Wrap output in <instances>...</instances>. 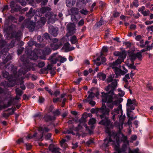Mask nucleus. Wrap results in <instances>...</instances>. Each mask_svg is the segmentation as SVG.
Returning a JSON list of instances; mask_svg holds the SVG:
<instances>
[{
    "label": "nucleus",
    "mask_w": 153,
    "mask_h": 153,
    "mask_svg": "<svg viewBox=\"0 0 153 153\" xmlns=\"http://www.w3.org/2000/svg\"><path fill=\"white\" fill-rule=\"evenodd\" d=\"M105 132L108 136L104 140L103 146L106 147L112 145L116 151L114 153H125L127 146L129 145L127 137L120 132H114L108 129H105ZM128 149L129 153H139L138 148L132 151L128 147Z\"/></svg>",
    "instance_id": "f257e3e1"
},
{
    "label": "nucleus",
    "mask_w": 153,
    "mask_h": 153,
    "mask_svg": "<svg viewBox=\"0 0 153 153\" xmlns=\"http://www.w3.org/2000/svg\"><path fill=\"white\" fill-rule=\"evenodd\" d=\"M108 107L110 109H112L114 106H117L112 110L111 112V118L114 121H115L117 118L119 117L120 123L117 121H115L113 124L111 123L108 118L105 117L100 122L99 124L106 126L107 128L105 129H109L114 126L117 127L120 131L123 128V125L126 118L125 114H123L122 109V105L120 104V102L118 100H112L109 99L108 102H106Z\"/></svg>",
    "instance_id": "f03ea898"
},
{
    "label": "nucleus",
    "mask_w": 153,
    "mask_h": 153,
    "mask_svg": "<svg viewBox=\"0 0 153 153\" xmlns=\"http://www.w3.org/2000/svg\"><path fill=\"white\" fill-rule=\"evenodd\" d=\"M21 60L23 62V67L21 68L17 73L16 71H14L13 72V75L11 76H9V73L7 72H5L3 73L4 77L7 78L9 81L8 86L9 87H12L14 86L16 83V81L18 79H23L24 77L21 76L24 75L30 69L32 70H34V68L32 67L34 66L35 65L32 64L30 62H29L28 59H25L24 58V56H22Z\"/></svg>",
    "instance_id": "7ed1b4c3"
},
{
    "label": "nucleus",
    "mask_w": 153,
    "mask_h": 153,
    "mask_svg": "<svg viewBox=\"0 0 153 153\" xmlns=\"http://www.w3.org/2000/svg\"><path fill=\"white\" fill-rule=\"evenodd\" d=\"M108 82H112L111 84L108 85L105 88V90L108 92L110 94L108 95L107 93L104 92L102 93V100L103 102H106L108 101L109 99L114 100L116 99L117 96L114 93V91L116 88L117 85V82L118 81L117 79L113 80L111 76H109L107 80Z\"/></svg>",
    "instance_id": "20e7f679"
},
{
    "label": "nucleus",
    "mask_w": 153,
    "mask_h": 153,
    "mask_svg": "<svg viewBox=\"0 0 153 153\" xmlns=\"http://www.w3.org/2000/svg\"><path fill=\"white\" fill-rule=\"evenodd\" d=\"M51 52V50L49 47H46L43 51L35 49L31 52L30 55L28 56V58L31 59L36 60L39 57L41 59H45V56Z\"/></svg>",
    "instance_id": "39448f33"
},
{
    "label": "nucleus",
    "mask_w": 153,
    "mask_h": 153,
    "mask_svg": "<svg viewBox=\"0 0 153 153\" xmlns=\"http://www.w3.org/2000/svg\"><path fill=\"white\" fill-rule=\"evenodd\" d=\"M137 103L135 99H133L132 100L131 99H129L127 100L126 104L127 115L129 118V120L134 119L136 118V117H131L130 114L132 111L134 110L135 106L137 105Z\"/></svg>",
    "instance_id": "423d86ee"
},
{
    "label": "nucleus",
    "mask_w": 153,
    "mask_h": 153,
    "mask_svg": "<svg viewBox=\"0 0 153 153\" xmlns=\"http://www.w3.org/2000/svg\"><path fill=\"white\" fill-rule=\"evenodd\" d=\"M103 103H102V106L101 108L97 110L93 108L92 109L91 111L92 113H94L96 112L97 111V114L98 116H99L101 119H102L104 118V119L106 117L105 116V115H108L110 112V110L109 109L106 108L105 104L104 103L105 102L102 101Z\"/></svg>",
    "instance_id": "0eeeda50"
},
{
    "label": "nucleus",
    "mask_w": 153,
    "mask_h": 153,
    "mask_svg": "<svg viewBox=\"0 0 153 153\" xmlns=\"http://www.w3.org/2000/svg\"><path fill=\"white\" fill-rule=\"evenodd\" d=\"M49 131V129L46 127H40L39 128V131L40 133V136L37 135V133H35L32 136L30 134H29L26 137V139L27 140H28L31 139L34 137H36V139H40L42 138L43 137V134L45 132H48Z\"/></svg>",
    "instance_id": "6e6552de"
},
{
    "label": "nucleus",
    "mask_w": 153,
    "mask_h": 153,
    "mask_svg": "<svg viewBox=\"0 0 153 153\" xmlns=\"http://www.w3.org/2000/svg\"><path fill=\"white\" fill-rule=\"evenodd\" d=\"M145 51L144 49H142L140 52H138L136 53H135L134 51L129 52V56L131 62L133 63L137 58L139 60H141L142 57L141 53Z\"/></svg>",
    "instance_id": "1a4fd4ad"
},
{
    "label": "nucleus",
    "mask_w": 153,
    "mask_h": 153,
    "mask_svg": "<svg viewBox=\"0 0 153 153\" xmlns=\"http://www.w3.org/2000/svg\"><path fill=\"white\" fill-rule=\"evenodd\" d=\"M119 64L113 62L110 64V67L113 70L116 75V78H118L119 76L124 75L125 73L119 68L117 67V65Z\"/></svg>",
    "instance_id": "9d476101"
},
{
    "label": "nucleus",
    "mask_w": 153,
    "mask_h": 153,
    "mask_svg": "<svg viewBox=\"0 0 153 153\" xmlns=\"http://www.w3.org/2000/svg\"><path fill=\"white\" fill-rule=\"evenodd\" d=\"M67 59L59 55L57 53L53 54L51 57V61L53 63H56L59 60L60 63H63L67 60Z\"/></svg>",
    "instance_id": "9b49d317"
},
{
    "label": "nucleus",
    "mask_w": 153,
    "mask_h": 153,
    "mask_svg": "<svg viewBox=\"0 0 153 153\" xmlns=\"http://www.w3.org/2000/svg\"><path fill=\"white\" fill-rule=\"evenodd\" d=\"M114 54L115 56H119L117 60L115 62H113L117 64H120L123 61L124 59L126 57L125 53L123 52H120L118 51H115L114 52Z\"/></svg>",
    "instance_id": "f8f14e48"
},
{
    "label": "nucleus",
    "mask_w": 153,
    "mask_h": 153,
    "mask_svg": "<svg viewBox=\"0 0 153 153\" xmlns=\"http://www.w3.org/2000/svg\"><path fill=\"white\" fill-rule=\"evenodd\" d=\"M23 25L24 27L25 26L29 29L30 31L32 32L34 29L35 23L30 19H27L25 20L23 24Z\"/></svg>",
    "instance_id": "ddd939ff"
},
{
    "label": "nucleus",
    "mask_w": 153,
    "mask_h": 153,
    "mask_svg": "<svg viewBox=\"0 0 153 153\" xmlns=\"http://www.w3.org/2000/svg\"><path fill=\"white\" fill-rule=\"evenodd\" d=\"M53 43L51 44V47L53 50L58 49L62 45L63 42L62 40H58L57 39L55 38L53 39Z\"/></svg>",
    "instance_id": "4468645a"
},
{
    "label": "nucleus",
    "mask_w": 153,
    "mask_h": 153,
    "mask_svg": "<svg viewBox=\"0 0 153 153\" xmlns=\"http://www.w3.org/2000/svg\"><path fill=\"white\" fill-rule=\"evenodd\" d=\"M51 10V8L49 7H42L40 9V12L41 13H47L45 14V16L46 17H48L50 20L51 19L52 17L51 13L49 12V11Z\"/></svg>",
    "instance_id": "2eb2a0df"
},
{
    "label": "nucleus",
    "mask_w": 153,
    "mask_h": 153,
    "mask_svg": "<svg viewBox=\"0 0 153 153\" xmlns=\"http://www.w3.org/2000/svg\"><path fill=\"white\" fill-rule=\"evenodd\" d=\"M87 117L86 113H84L81 119L79 120L80 124L78 125L79 128L81 126V127L84 126L85 127L86 129H88L87 125L85 123L86 122V118Z\"/></svg>",
    "instance_id": "dca6fc26"
},
{
    "label": "nucleus",
    "mask_w": 153,
    "mask_h": 153,
    "mask_svg": "<svg viewBox=\"0 0 153 153\" xmlns=\"http://www.w3.org/2000/svg\"><path fill=\"white\" fill-rule=\"evenodd\" d=\"M68 33L73 34L76 32L75 25L74 23H70L67 25Z\"/></svg>",
    "instance_id": "f3484780"
},
{
    "label": "nucleus",
    "mask_w": 153,
    "mask_h": 153,
    "mask_svg": "<svg viewBox=\"0 0 153 153\" xmlns=\"http://www.w3.org/2000/svg\"><path fill=\"white\" fill-rule=\"evenodd\" d=\"M49 149L52 153H60L61 149L57 146L51 144L49 146Z\"/></svg>",
    "instance_id": "a211bd4d"
},
{
    "label": "nucleus",
    "mask_w": 153,
    "mask_h": 153,
    "mask_svg": "<svg viewBox=\"0 0 153 153\" xmlns=\"http://www.w3.org/2000/svg\"><path fill=\"white\" fill-rule=\"evenodd\" d=\"M49 32L50 33L54 36H56L58 34V29L57 28H54L53 26L49 27Z\"/></svg>",
    "instance_id": "6ab92c4d"
},
{
    "label": "nucleus",
    "mask_w": 153,
    "mask_h": 153,
    "mask_svg": "<svg viewBox=\"0 0 153 153\" xmlns=\"http://www.w3.org/2000/svg\"><path fill=\"white\" fill-rule=\"evenodd\" d=\"M101 56L100 57H98L96 60H94V63L97 66H99L101 65V63L99 62H97V61H99L101 59V60L102 62H104L106 61V59L105 57H101Z\"/></svg>",
    "instance_id": "aec40b11"
},
{
    "label": "nucleus",
    "mask_w": 153,
    "mask_h": 153,
    "mask_svg": "<svg viewBox=\"0 0 153 153\" xmlns=\"http://www.w3.org/2000/svg\"><path fill=\"white\" fill-rule=\"evenodd\" d=\"M7 111L9 112H4L2 114L3 116L5 118L7 117L10 115L13 114L14 111L13 109H9Z\"/></svg>",
    "instance_id": "412c9836"
},
{
    "label": "nucleus",
    "mask_w": 153,
    "mask_h": 153,
    "mask_svg": "<svg viewBox=\"0 0 153 153\" xmlns=\"http://www.w3.org/2000/svg\"><path fill=\"white\" fill-rule=\"evenodd\" d=\"M70 46V44L67 42L64 44L63 48L65 50L66 52H68L73 50L74 49V48H71Z\"/></svg>",
    "instance_id": "4be33fe9"
},
{
    "label": "nucleus",
    "mask_w": 153,
    "mask_h": 153,
    "mask_svg": "<svg viewBox=\"0 0 153 153\" xmlns=\"http://www.w3.org/2000/svg\"><path fill=\"white\" fill-rule=\"evenodd\" d=\"M75 0H66V5L68 7H71L75 4Z\"/></svg>",
    "instance_id": "5701e85b"
},
{
    "label": "nucleus",
    "mask_w": 153,
    "mask_h": 153,
    "mask_svg": "<svg viewBox=\"0 0 153 153\" xmlns=\"http://www.w3.org/2000/svg\"><path fill=\"white\" fill-rule=\"evenodd\" d=\"M79 9L76 7H72L70 10V13L73 15H76L79 14Z\"/></svg>",
    "instance_id": "b1692460"
},
{
    "label": "nucleus",
    "mask_w": 153,
    "mask_h": 153,
    "mask_svg": "<svg viewBox=\"0 0 153 153\" xmlns=\"http://www.w3.org/2000/svg\"><path fill=\"white\" fill-rule=\"evenodd\" d=\"M95 96L94 93L92 92H89V95L87 99L85 100H83L84 102H88L89 101L91 100L92 98L94 97Z\"/></svg>",
    "instance_id": "393cba45"
},
{
    "label": "nucleus",
    "mask_w": 153,
    "mask_h": 153,
    "mask_svg": "<svg viewBox=\"0 0 153 153\" xmlns=\"http://www.w3.org/2000/svg\"><path fill=\"white\" fill-rule=\"evenodd\" d=\"M97 77L99 78V80H104L106 78V75L100 73H99L97 75Z\"/></svg>",
    "instance_id": "a878e982"
},
{
    "label": "nucleus",
    "mask_w": 153,
    "mask_h": 153,
    "mask_svg": "<svg viewBox=\"0 0 153 153\" xmlns=\"http://www.w3.org/2000/svg\"><path fill=\"white\" fill-rule=\"evenodd\" d=\"M86 3V2L85 0H78L77 2V4L78 6L80 5L84 6Z\"/></svg>",
    "instance_id": "bb28decb"
},
{
    "label": "nucleus",
    "mask_w": 153,
    "mask_h": 153,
    "mask_svg": "<svg viewBox=\"0 0 153 153\" xmlns=\"http://www.w3.org/2000/svg\"><path fill=\"white\" fill-rule=\"evenodd\" d=\"M46 121H48L51 120H54L55 119L54 117H51L50 115H46L44 117Z\"/></svg>",
    "instance_id": "cd10ccee"
},
{
    "label": "nucleus",
    "mask_w": 153,
    "mask_h": 153,
    "mask_svg": "<svg viewBox=\"0 0 153 153\" xmlns=\"http://www.w3.org/2000/svg\"><path fill=\"white\" fill-rule=\"evenodd\" d=\"M70 41L72 44L76 43L78 41V40L75 36H73L71 37Z\"/></svg>",
    "instance_id": "c85d7f7f"
},
{
    "label": "nucleus",
    "mask_w": 153,
    "mask_h": 153,
    "mask_svg": "<svg viewBox=\"0 0 153 153\" xmlns=\"http://www.w3.org/2000/svg\"><path fill=\"white\" fill-rule=\"evenodd\" d=\"M46 22V19L44 17H42L41 18L40 21L38 22L39 24L41 25H44Z\"/></svg>",
    "instance_id": "c756f323"
},
{
    "label": "nucleus",
    "mask_w": 153,
    "mask_h": 153,
    "mask_svg": "<svg viewBox=\"0 0 153 153\" xmlns=\"http://www.w3.org/2000/svg\"><path fill=\"white\" fill-rule=\"evenodd\" d=\"M65 140L62 139L60 142V144L61 146L64 149H65L67 147V145L65 143Z\"/></svg>",
    "instance_id": "7c9ffc66"
},
{
    "label": "nucleus",
    "mask_w": 153,
    "mask_h": 153,
    "mask_svg": "<svg viewBox=\"0 0 153 153\" xmlns=\"http://www.w3.org/2000/svg\"><path fill=\"white\" fill-rule=\"evenodd\" d=\"M96 121V119L94 118H92L89 121L88 124L89 125L92 126L91 128V129L93 128V125L95 123Z\"/></svg>",
    "instance_id": "2f4dec72"
},
{
    "label": "nucleus",
    "mask_w": 153,
    "mask_h": 153,
    "mask_svg": "<svg viewBox=\"0 0 153 153\" xmlns=\"http://www.w3.org/2000/svg\"><path fill=\"white\" fill-rule=\"evenodd\" d=\"M48 1V0H37L36 1L38 3H41V5L42 6L46 4Z\"/></svg>",
    "instance_id": "473e14b6"
},
{
    "label": "nucleus",
    "mask_w": 153,
    "mask_h": 153,
    "mask_svg": "<svg viewBox=\"0 0 153 153\" xmlns=\"http://www.w3.org/2000/svg\"><path fill=\"white\" fill-rule=\"evenodd\" d=\"M108 51V48L107 47L104 46L103 47L102 49V51L101 53V56H102L104 55V53L105 52H107Z\"/></svg>",
    "instance_id": "72a5a7b5"
},
{
    "label": "nucleus",
    "mask_w": 153,
    "mask_h": 153,
    "mask_svg": "<svg viewBox=\"0 0 153 153\" xmlns=\"http://www.w3.org/2000/svg\"><path fill=\"white\" fill-rule=\"evenodd\" d=\"M134 63L131 64L127 63L126 64L127 66L129 68L132 69L134 70L136 69V67L133 65Z\"/></svg>",
    "instance_id": "f704fd0d"
},
{
    "label": "nucleus",
    "mask_w": 153,
    "mask_h": 153,
    "mask_svg": "<svg viewBox=\"0 0 153 153\" xmlns=\"http://www.w3.org/2000/svg\"><path fill=\"white\" fill-rule=\"evenodd\" d=\"M2 35L0 34V48L4 46L5 43L4 41L2 40Z\"/></svg>",
    "instance_id": "c9c22d12"
},
{
    "label": "nucleus",
    "mask_w": 153,
    "mask_h": 153,
    "mask_svg": "<svg viewBox=\"0 0 153 153\" xmlns=\"http://www.w3.org/2000/svg\"><path fill=\"white\" fill-rule=\"evenodd\" d=\"M16 95L21 96L22 94V91L19 89V88H16Z\"/></svg>",
    "instance_id": "e433bc0d"
},
{
    "label": "nucleus",
    "mask_w": 153,
    "mask_h": 153,
    "mask_svg": "<svg viewBox=\"0 0 153 153\" xmlns=\"http://www.w3.org/2000/svg\"><path fill=\"white\" fill-rule=\"evenodd\" d=\"M118 91L119 92V94L121 97H123L125 94V92L120 88H118Z\"/></svg>",
    "instance_id": "4c0bfd02"
},
{
    "label": "nucleus",
    "mask_w": 153,
    "mask_h": 153,
    "mask_svg": "<svg viewBox=\"0 0 153 153\" xmlns=\"http://www.w3.org/2000/svg\"><path fill=\"white\" fill-rule=\"evenodd\" d=\"M80 12L82 14L87 15L88 13V11L86 9H83L80 11Z\"/></svg>",
    "instance_id": "58836bf2"
},
{
    "label": "nucleus",
    "mask_w": 153,
    "mask_h": 153,
    "mask_svg": "<svg viewBox=\"0 0 153 153\" xmlns=\"http://www.w3.org/2000/svg\"><path fill=\"white\" fill-rule=\"evenodd\" d=\"M45 65V63L43 62H40L38 63L37 66L39 68H42Z\"/></svg>",
    "instance_id": "ea45409f"
},
{
    "label": "nucleus",
    "mask_w": 153,
    "mask_h": 153,
    "mask_svg": "<svg viewBox=\"0 0 153 153\" xmlns=\"http://www.w3.org/2000/svg\"><path fill=\"white\" fill-rule=\"evenodd\" d=\"M43 39V40L48 39H50V37L49 34L47 33H45L42 36Z\"/></svg>",
    "instance_id": "a19ab883"
},
{
    "label": "nucleus",
    "mask_w": 153,
    "mask_h": 153,
    "mask_svg": "<svg viewBox=\"0 0 153 153\" xmlns=\"http://www.w3.org/2000/svg\"><path fill=\"white\" fill-rule=\"evenodd\" d=\"M150 11L149 10H148L145 11H142L141 12L142 14L144 16H148L149 13Z\"/></svg>",
    "instance_id": "79ce46f5"
},
{
    "label": "nucleus",
    "mask_w": 153,
    "mask_h": 153,
    "mask_svg": "<svg viewBox=\"0 0 153 153\" xmlns=\"http://www.w3.org/2000/svg\"><path fill=\"white\" fill-rule=\"evenodd\" d=\"M71 20L73 22H77V19L75 16L76 15H73L72 14H71Z\"/></svg>",
    "instance_id": "37998d69"
},
{
    "label": "nucleus",
    "mask_w": 153,
    "mask_h": 153,
    "mask_svg": "<svg viewBox=\"0 0 153 153\" xmlns=\"http://www.w3.org/2000/svg\"><path fill=\"white\" fill-rule=\"evenodd\" d=\"M26 15L27 16L31 17L33 16V13L30 10L28 13H27Z\"/></svg>",
    "instance_id": "c03bdc74"
},
{
    "label": "nucleus",
    "mask_w": 153,
    "mask_h": 153,
    "mask_svg": "<svg viewBox=\"0 0 153 153\" xmlns=\"http://www.w3.org/2000/svg\"><path fill=\"white\" fill-rule=\"evenodd\" d=\"M19 2L22 6H25L26 4V0H19Z\"/></svg>",
    "instance_id": "a18cd8bd"
},
{
    "label": "nucleus",
    "mask_w": 153,
    "mask_h": 153,
    "mask_svg": "<svg viewBox=\"0 0 153 153\" xmlns=\"http://www.w3.org/2000/svg\"><path fill=\"white\" fill-rule=\"evenodd\" d=\"M63 133L65 134H69L71 133L73 134H74L72 131L69 130H65L64 131Z\"/></svg>",
    "instance_id": "49530a36"
},
{
    "label": "nucleus",
    "mask_w": 153,
    "mask_h": 153,
    "mask_svg": "<svg viewBox=\"0 0 153 153\" xmlns=\"http://www.w3.org/2000/svg\"><path fill=\"white\" fill-rule=\"evenodd\" d=\"M41 113H38L36 114H35L34 116V117L35 118V120L36 119H39L40 118V116H41Z\"/></svg>",
    "instance_id": "de8ad7c7"
},
{
    "label": "nucleus",
    "mask_w": 153,
    "mask_h": 153,
    "mask_svg": "<svg viewBox=\"0 0 153 153\" xmlns=\"http://www.w3.org/2000/svg\"><path fill=\"white\" fill-rule=\"evenodd\" d=\"M51 133H48L45 136V139L46 140H49L51 137Z\"/></svg>",
    "instance_id": "09e8293b"
},
{
    "label": "nucleus",
    "mask_w": 153,
    "mask_h": 153,
    "mask_svg": "<svg viewBox=\"0 0 153 153\" xmlns=\"http://www.w3.org/2000/svg\"><path fill=\"white\" fill-rule=\"evenodd\" d=\"M25 146H26V148L27 150H29L31 148V145L28 143L25 144Z\"/></svg>",
    "instance_id": "8fccbe9b"
},
{
    "label": "nucleus",
    "mask_w": 153,
    "mask_h": 153,
    "mask_svg": "<svg viewBox=\"0 0 153 153\" xmlns=\"http://www.w3.org/2000/svg\"><path fill=\"white\" fill-rule=\"evenodd\" d=\"M60 113V112L58 110H57L53 112V114L55 116L59 115Z\"/></svg>",
    "instance_id": "3c124183"
},
{
    "label": "nucleus",
    "mask_w": 153,
    "mask_h": 153,
    "mask_svg": "<svg viewBox=\"0 0 153 153\" xmlns=\"http://www.w3.org/2000/svg\"><path fill=\"white\" fill-rule=\"evenodd\" d=\"M103 20L101 19L100 21L97 23V26L102 25L103 24Z\"/></svg>",
    "instance_id": "603ef678"
},
{
    "label": "nucleus",
    "mask_w": 153,
    "mask_h": 153,
    "mask_svg": "<svg viewBox=\"0 0 153 153\" xmlns=\"http://www.w3.org/2000/svg\"><path fill=\"white\" fill-rule=\"evenodd\" d=\"M84 23V21L83 19L81 20L78 23V25L82 26Z\"/></svg>",
    "instance_id": "864d4df0"
},
{
    "label": "nucleus",
    "mask_w": 153,
    "mask_h": 153,
    "mask_svg": "<svg viewBox=\"0 0 153 153\" xmlns=\"http://www.w3.org/2000/svg\"><path fill=\"white\" fill-rule=\"evenodd\" d=\"M47 70L46 68H43L42 69L40 70V71L39 72V73L40 74H44L45 73V71Z\"/></svg>",
    "instance_id": "5fc2aeb1"
},
{
    "label": "nucleus",
    "mask_w": 153,
    "mask_h": 153,
    "mask_svg": "<svg viewBox=\"0 0 153 153\" xmlns=\"http://www.w3.org/2000/svg\"><path fill=\"white\" fill-rule=\"evenodd\" d=\"M143 42V41H141L140 42V43L141 45H140V46H141L142 48L144 47L145 45H146V44H148L149 43V42L147 41H146L145 42V45H143L142 44V43Z\"/></svg>",
    "instance_id": "6e6d98bb"
},
{
    "label": "nucleus",
    "mask_w": 153,
    "mask_h": 153,
    "mask_svg": "<svg viewBox=\"0 0 153 153\" xmlns=\"http://www.w3.org/2000/svg\"><path fill=\"white\" fill-rule=\"evenodd\" d=\"M141 39V36L140 35H138L135 37V39L137 41H140Z\"/></svg>",
    "instance_id": "4d7b16f0"
},
{
    "label": "nucleus",
    "mask_w": 153,
    "mask_h": 153,
    "mask_svg": "<svg viewBox=\"0 0 153 153\" xmlns=\"http://www.w3.org/2000/svg\"><path fill=\"white\" fill-rule=\"evenodd\" d=\"M133 5L136 7H137L139 5L138 4V1H134L133 2Z\"/></svg>",
    "instance_id": "13d9d810"
},
{
    "label": "nucleus",
    "mask_w": 153,
    "mask_h": 153,
    "mask_svg": "<svg viewBox=\"0 0 153 153\" xmlns=\"http://www.w3.org/2000/svg\"><path fill=\"white\" fill-rule=\"evenodd\" d=\"M122 68L123 69V70H124V71H123V72L124 73H125V74H126V73L128 72V71L126 69V68H125L124 66V65L122 66Z\"/></svg>",
    "instance_id": "bf43d9fd"
},
{
    "label": "nucleus",
    "mask_w": 153,
    "mask_h": 153,
    "mask_svg": "<svg viewBox=\"0 0 153 153\" xmlns=\"http://www.w3.org/2000/svg\"><path fill=\"white\" fill-rule=\"evenodd\" d=\"M153 23V21H147L145 22V24L147 25L151 24Z\"/></svg>",
    "instance_id": "052dcab7"
},
{
    "label": "nucleus",
    "mask_w": 153,
    "mask_h": 153,
    "mask_svg": "<svg viewBox=\"0 0 153 153\" xmlns=\"http://www.w3.org/2000/svg\"><path fill=\"white\" fill-rule=\"evenodd\" d=\"M147 29L149 31L153 32V26L148 27Z\"/></svg>",
    "instance_id": "680f3d73"
},
{
    "label": "nucleus",
    "mask_w": 153,
    "mask_h": 153,
    "mask_svg": "<svg viewBox=\"0 0 153 153\" xmlns=\"http://www.w3.org/2000/svg\"><path fill=\"white\" fill-rule=\"evenodd\" d=\"M136 25L133 24H131L130 27V28L131 29H132L133 30H135L136 29Z\"/></svg>",
    "instance_id": "e2e57ef3"
},
{
    "label": "nucleus",
    "mask_w": 153,
    "mask_h": 153,
    "mask_svg": "<svg viewBox=\"0 0 153 153\" xmlns=\"http://www.w3.org/2000/svg\"><path fill=\"white\" fill-rule=\"evenodd\" d=\"M93 141L92 140H89L86 143V145H88L91 143H92Z\"/></svg>",
    "instance_id": "0e129e2a"
},
{
    "label": "nucleus",
    "mask_w": 153,
    "mask_h": 153,
    "mask_svg": "<svg viewBox=\"0 0 153 153\" xmlns=\"http://www.w3.org/2000/svg\"><path fill=\"white\" fill-rule=\"evenodd\" d=\"M45 89L48 91L49 94L51 95H52V94L51 92V90H50L48 87H45Z\"/></svg>",
    "instance_id": "69168bd1"
},
{
    "label": "nucleus",
    "mask_w": 153,
    "mask_h": 153,
    "mask_svg": "<svg viewBox=\"0 0 153 153\" xmlns=\"http://www.w3.org/2000/svg\"><path fill=\"white\" fill-rule=\"evenodd\" d=\"M145 9V7L144 6H142L140 8H139L138 10V11L139 12L141 11V12H142V11H143Z\"/></svg>",
    "instance_id": "338daca9"
},
{
    "label": "nucleus",
    "mask_w": 153,
    "mask_h": 153,
    "mask_svg": "<svg viewBox=\"0 0 153 153\" xmlns=\"http://www.w3.org/2000/svg\"><path fill=\"white\" fill-rule=\"evenodd\" d=\"M82 78H79L77 79L75 81V82L77 84H79L80 82L82 80Z\"/></svg>",
    "instance_id": "774afa93"
}]
</instances>
